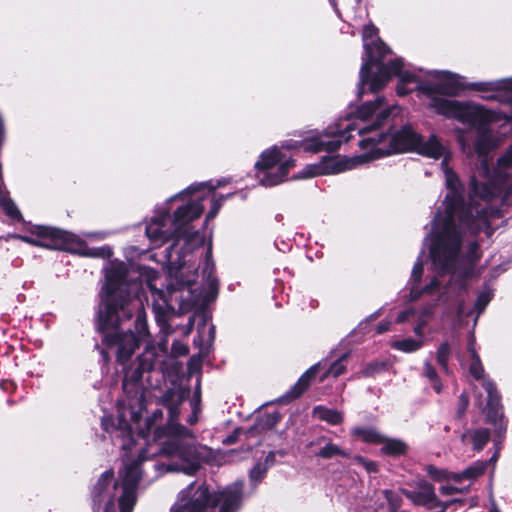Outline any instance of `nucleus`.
Segmentation results:
<instances>
[{
    "label": "nucleus",
    "mask_w": 512,
    "mask_h": 512,
    "mask_svg": "<svg viewBox=\"0 0 512 512\" xmlns=\"http://www.w3.org/2000/svg\"><path fill=\"white\" fill-rule=\"evenodd\" d=\"M268 471V465L262 462H257L249 472V479L253 485V489H256L257 485L264 479Z\"/></svg>",
    "instance_id": "21"
},
{
    "label": "nucleus",
    "mask_w": 512,
    "mask_h": 512,
    "mask_svg": "<svg viewBox=\"0 0 512 512\" xmlns=\"http://www.w3.org/2000/svg\"><path fill=\"white\" fill-rule=\"evenodd\" d=\"M276 454H277V452H274V451L269 452L267 454L265 460L262 462L263 464L268 465V469L274 465Z\"/></svg>",
    "instance_id": "33"
},
{
    "label": "nucleus",
    "mask_w": 512,
    "mask_h": 512,
    "mask_svg": "<svg viewBox=\"0 0 512 512\" xmlns=\"http://www.w3.org/2000/svg\"><path fill=\"white\" fill-rule=\"evenodd\" d=\"M489 512H501L495 503L491 504Z\"/></svg>",
    "instance_id": "35"
},
{
    "label": "nucleus",
    "mask_w": 512,
    "mask_h": 512,
    "mask_svg": "<svg viewBox=\"0 0 512 512\" xmlns=\"http://www.w3.org/2000/svg\"><path fill=\"white\" fill-rule=\"evenodd\" d=\"M461 491H462L461 489H459L458 487H455L453 485H443L440 488V492L443 495H452V494H455V493H459Z\"/></svg>",
    "instance_id": "29"
},
{
    "label": "nucleus",
    "mask_w": 512,
    "mask_h": 512,
    "mask_svg": "<svg viewBox=\"0 0 512 512\" xmlns=\"http://www.w3.org/2000/svg\"><path fill=\"white\" fill-rule=\"evenodd\" d=\"M140 275L141 277H145L146 287L150 292L152 300V309L155 314V319L161 331L167 334L169 333L167 321V308L169 304L166 298V292L156 286L155 282L159 279V275L156 271L146 268H143V272H141Z\"/></svg>",
    "instance_id": "8"
},
{
    "label": "nucleus",
    "mask_w": 512,
    "mask_h": 512,
    "mask_svg": "<svg viewBox=\"0 0 512 512\" xmlns=\"http://www.w3.org/2000/svg\"><path fill=\"white\" fill-rule=\"evenodd\" d=\"M452 355V346L448 341L441 343L435 353L436 362L447 375L451 374L449 359Z\"/></svg>",
    "instance_id": "17"
},
{
    "label": "nucleus",
    "mask_w": 512,
    "mask_h": 512,
    "mask_svg": "<svg viewBox=\"0 0 512 512\" xmlns=\"http://www.w3.org/2000/svg\"><path fill=\"white\" fill-rule=\"evenodd\" d=\"M467 350L471 358L469 365L470 375L478 381L487 393L486 414L489 423L493 424L498 433L505 431L506 426L503 422V413L501 412V397L493 381L488 379L484 374V368L481 363L480 357L476 352L475 338L471 334L468 340Z\"/></svg>",
    "instance_id": "6"
},
{
    "label": "nucleus",
    "mask_w": 512,
    "mask_h": 512,
    "mask_svg": "<svg viewBox=\"0 0 512 512\" xmlns=\"http://www.w3.org/2000/svg\"><path fill=\"white\" fill-rule=\"evenodd\" d=\"M391 324H392V323H391V321H389V320H384V321H382L381 323H379V324L377 325L376 332H377L378 334H382V333H384V332H387L388 330H390Z\"/></svg>",
    "instance_id": "31"
},
{
    "label": "nucleus",
    "mask_w": 512,
    "mask_h": 512,
    "mask_svg": "<svg viewBox=\"0 0 512 512\" xmlns=\"http://www.w3.org/2000/svg\"><path fill=\"white\" fill-rule=\"evenodd\" d=\"M238 435H239V430L238 429L234 430V432L232 434H230L223 440V444L231 445V444L235 443L238 439Z\"/></svg>",
    "instance_id": "32"
},
{
    "label": "nucleus",
    "mask_w": 512,
    "mask_h": 512,
    "mask_svg": "<svg viewBox=\"0 0 512 512\" xmlns=\"http://www.w3.org/2000/svg\"><path fill=\"white\" fill-rule=\"evenodd\" d=\"M423 375L430 381L434 391L437 394H440L443 388L441 380L436 372V369L428 360L424 362Z\"/></svg>",
    "instance_id": "19"
},
{
    "label": "nucleus",
    "mask_w": 512,
    "mask_h": 512,
    "mask_svg": "<svg viewBox=\"0 0 512 512\" xmlns=\"http://www.w3.org/2000/svg\"><path fill=\"white\" fill-rule=\"evenodd\" d=\"M326 362H318L315 365L311 366L294 384V386L287 392L285 398L291 400L296 399L307 389L310 384V381L316 376V374L321 370L326 368Z\"/></svg>",
    "instance_id": "9"
},
{
    "label": "nucleus",
    "mask_w": 512,
    "mask_h": 512,
    "mask_svg": "<svg viewBox=\"0 0 512 512\" xmlns=\"http://www.w3.org/2000/svg\"><path fill=\"white\" fill-rule=\"evenodd\" d=\"M490 439V432L486 428H478L467 430L462 435L463 442H471L475 451H480L484 448Z\"/></svg>",
    "instance_id": "12"
},
{
    "label": "nucleus",
    "mask_w": 512,
    "mask_h": 512,
    "mask_svg": "<svg viewBox=\"0 0 512 512\" xmlns=\"http://www.w3.org/2000/svg\"><path fill=\"white\" fill-rule=\"evenodd\" d=\"M192 412L188 415L186 421L190 425H194L198 421V413L200 411L199 408V398L195 399L191 403Z\"/></svg>",
    "instance_id": "26"
},
{
    "label": "nucleus",
    "mask_w": 512,
    "mask_h": 512,
    "mask_svg": "<svg viewBox=\"0 0 512 512\" xmlns=\"http://www.w3.org/2000/svg\"><path fill=\"white\" fill-rule=\"evenodd\" d=\"M101 354L103 355V357H104V358H106V357H107V356H106V352H105V350H104V349H102V350H101Z\"/></svg>",
    "instance_id": "41"
},
{
    "label": "nucleus",
    "mask_w": 512,
    "mask_h": 512,
    "mask_svg": "<svg viewBox=\"0 0 512 512\" xmlns=\"http://www.w3.org/2000/svg\"><path fill=\"white\" fill-rule=\"evenodd\" d=\"M222 182L193 183L186 189L170 197L166 202L156 206L154 215L146 225V235L154 247L163 245L169 240L173 243L165 249V261L171 280L167 285V293L171 300L175 298L180 308L188 310L200 301V293L194 288L196 274L184 278L182 268L188 262V252L196 245L203 244V237L194 230L192 222L198 219L203 211V201L213 195L211 208L206 215L205 223L214 219L224 201L233 194L215 196L213 193Z\"/></svg>",
    "instance_id": "3"
},
{
    "label": "nucleus",
    "mask_w": 512,
    "mask_h": 512,
    "mask_svg": "<svg viewBox=\"0 0 512 512\" xmlns=\"http://www.w3.org/2000/svg\"><path fill=\"white\" fill-rule=\"evenodd\" d=\"M485 98H486V99H494V98H495V96H494V95H487V96H485Z\"/></svg>",
    "instance_id": "40"
},
{
    "label": "nucleus",
    "mask_w": 512,
    "mask_h": 512,
    "mask_svg": "<svg viewBox=\"0 0 512 512\" xmlns=\"http://www.w3.org/2000/svg\"><path fill=\"white\" fill-rule=\"evenodd\" d=\"M215 338V326L210 324L208 327V342L212 343Z\"/></svg>",
    "instance_id": "34"
},
{
    "label": "nucleus",
    "mask_w": 512,
    "mask_h": 512,
    "mask_svg": "<svg viewBox=\"0 0 512 512\" xmlns=\"http://www.w3.org/2000/svg\"><path fill=\"white\" fill-rule=\"evenodd\" d=\"M330 2H331V4L333 5V7H334V9H335L336 13L339 15L340 13H339V10L337 9V6H336V2H335V0H330Z\"/></svg>",
    "instance_id": "36"
},
{
    "label": "nucleus",
    "mask_w": 512,
    "mask_h": 512,
    "mask_svg": "<svg viewBox=\"0 0 512 512\" xmlns=\"http://www.w3.org/2000/svg\"><path fill=\"white\" fill-rule=\"evenodd\" d=\"M313 417L331 425H338L343 421V415L341 412L321 405L314 407Z\"/></svg>",
    "instance_id": "14"
},
{
    "label": "nucleus",
    "mask_w": 512,
    "mask_h": 512,
    "mask_svg": "<svg viewBox=\"0 0 512 512\" xmlns=\"http://www.w3.org/2000/svg\"><path fill=\"white\" fill-rule=\"evenodd\" d=\"M400 112L397 105L386 101H367L339 119L322 132L315 131L306 136L299 147L306 152L337 151L348 142L352 132L362 137L361 149L368 151L350 158L324 157L311 174H338L351 170L369 161L406 151L442 159L441 168L448 190L444 211L439 210L431 222V231L424 241L428 244L431 274L423 279L424 266L421 251L408 282L412 300H428L435 307L443 306L447 315L456 314L463 319L475 315L474 324L492 300L494 293L484 286L478 293L473 309L465 306V295L475 264L480 259L477 234L484 231L487 237L493 234L491 219L500 218L512 202V145L497 162L491 172L487 151L479 157V167L469 182L468 192L458 176L448 167L451 153L447 145L436 135L422 137L410 125L397 131L391 127L380 131L385 124Z\"/></svg>",
    "instance_id": "1"
},
{
    "label": "nucleus",
    "mask_w": 512,
    "mask_h": 512,
    "mask_svg": "<svg viewBox=\"0 0 512 512\" xmlns=\"http://www.w3.org/2000/svg\"><path fill=\"white\" fill-rule=\"evenodd\" d=\"M386 367L387 365L384 362H371L363 368L362 375L364 377H371L377 373L382 372L383 370L386 369Z\"/></svg>",
    "instance_id": "22"
},
{
    "label": "nucleus",
    "mask_w": 512,
    "mask_h": 512,
    "mask_svg": "<svg viewBox=\"0 0 512 512\" xmlns=\"http://www.w3.org/2000/svg\"><path fill=\"white\" fill-rule=\"evenodd\" d=\"M294 166V159L286 157L274 146L263 151L255 163L256 177L262 186L273 187L285 181Z\"/></svg>",
    "instance_id": "7"
},
{
    "label": "nucleus",
    "mask_w": 512,
    "mask_h": 512,
    "mask_svg": "<svg viewBox=\"0 0 512 512\" xmlns=\"http://www.w3.org/2000/svg\"><path fill=\"white\" fill-rule=\"evenodd\" d=\"M477 405H478V407H479L480 409H484V407H483V405H482V403H481V402H478V403H477Z\"/></svg>",
    "instance_id": "42"
},
{
    "label": "nucleus",
    "mask_w": 512,
    "mask_h": 512,
    "mask_svg": "<svg viewBox=\"0 0 512 512\" xmlns=\"http://www.w3.org/2000/svg\"><path fill=\"white\" fill-rule=\"evenodd\" d=\"M172 351L177 355H186L188 353V348L180 342H174L172 345Z\"/></svg>",
    "instance_id": "28"
},
{
    "label": "nucleus",
    "mask_w": 512,
    "mask_h": 512,
    "mask_svg": "<svg viewBox=\"0 0 512 512\" xmlns=\"http://www.w3.org/2000/svg\"><path fill=\"white\" fill-rule=\"evenodd\" d=\"M468 405H469V397L465 392H463L460 394L459 399H458L457 417L461 418L465 414V412L468 408Z\"/></svg>",
    "instance_id": "25"
},
{
    "label": "nucleus",
    "mask_w": 512,
    "mask_h": 512,
    "mask_svg": "<svg viewBox=\"0 0 512 512\" xmlns=\"http://www.w3.org/2000/svg\"><path fill=\"white\" fill-rule=\"evenodd\" d=\"M351 433L366 443L380 444L384 441V436L370 427H354Z\"/></svg>",
    "instance_id": "15"
},
{
    "label": "nucleus",
    "mask_w": 512,
    "mask_h": 512,
    "mask_svg": "<svg viewBox=\"0 0 512 512\" xmlns=\"http://www.w3.org/2000/svg\"><path fill=\"white\" fill-rule=\"evenodd\" d=\"M489 461H476L466 469H464L460 473H453L451 478L455 482H460L461 480H469L472 481L482 475L488 466Z\"/></svg>",
    "instance_id": "13"
},
{
    "label": "nucleus",
    "mask_w": 512,
    "mask_h": 512,
    "mask_svg": "<svg viewBox=\"0 0 512 512\" xmlns=\"http://www.w3.org/2000/svg\"><path fill=\"white\" fill-rule=\"evenodd\" d=\"M193 323H194V319H193V317H190L189 322H188V325H189L190 329L193 326Z\"/></svg>",
    "instance_id": "37"
},
{
    "label": "nucleus",
    "mask_w": 512,
    "mask_h": 512,
    "mask_svg": "<svg viewBox=\"0 0 512 512\" xmlns=\"http://www.w3.org/2000/svg\"><path fill=\"white\" fill-rule=\"evenodd\" d=\"M378 29L368 24L363 29L364 55L359 72L358 97H362L366 90L377 92L389 80L397 76L396 88L399 96H405L413 90L427 99V106L437 114L446 118L456 119L468 126L458 132V142L467 155H483L495 147L490 123L500 117L496 111L486 109L472 102H460L446 98L455 96L462 89L478 92L512 91V77L486 82L464 83L462 76L446 70H431L427 74L429 80L420 79L414 72L405 67L402 58L390 59L384 62L392 51L378 37Z\"/></svg>",
    "instance_id": "2"
},
{
    "label": "nucleus",
    "mask_w": 512,
    "mask_h": 512,
    "mask_svg": "<svg viewBox=\"0 0 512 512\" xmlns=\"http://www.w3.org/2000/svg\"><path fill=\"white\" fill-rule=\"evenodd\" d=\"M425 304L421 307H410L399 312L396 317L397 323H412L413 332L417 338H404L391 342V348L404 353H413L420 350L425 344V326L434 317V308L432 302L424 300Z\"/></svg>",
    "instance_id": "5"
},
{
    "label": "nucleus",
    "mask_w": 512,
    "mask_h": 512,
    "mask_svg": "<svg viewBox=\"0 0 512 512\" xmlns=\"http://www.w3.org/2000/svg\"><path fill=\"white\" fill-rule=\"evenodd\" d=\"M379 498H384L391 512H397L402 503V497L399 492L390 489L379 491Z\"/></svg>",
    "instance_id": "20"
},
{
    "label": "nucleus",
    "mask_w": 512,
    "mask_h": 512,
    "mask_svg": "<svg viewBox=\"0 0 512 512\" xmlns=\"http://www.w3.org/2000/svg\"><path fill=\"white\" fill-rule=\"evenodd\" d=\"M214 263L211 261V252L207 251L206 261L202 269L204 285L207 287V295L205 299H215L218 294V278L214 274Z\"/></svg>",
    "instance_id": "11"
},
{
    "label": "nucleus",
    "mask_w": 512,
    "mask_h": 512,
    "mask_svg": "<svg viewBox=\"0 0 512 512\" xmlns=\"http://www.w3.org/2000/svg\"><path fill=\"white\" fill-rule=\"evenodd\" d=\"M324 444L323 447L316 453V456L322 459H332L334 457L351 458L352 451L350 449L342 448L334 444L331 439L321 436L315 441L311 442L310 445Z\"/></svg>",
    "instance_id": "10"
},
{
    "label": "nucleus",
    "mask_w": 512,
    "mask_h": 512,
    "mask_svg": "<svg viewBox=\"0 0 512 512\" xmlns=\"http://www.w3.org/2000/svg\"><path fill=\"white\" fill-rule=\"evenodd\" d=\"M427 474L434 480H442L444 478H447V473L443 470L438 469L435 466H428L426 468Z\"/></svg>",
    "instance_id": "27"
},
{
    "label": "nucleus",
    "mask_w": 512,
    "mask_h": 512,
    "mask_svg": "<svg viewBox=\"0 0 512 512\" xmlns=\"http://www.w3.org/2000/svg\"><path fill=\"white\" fill-rule=\"evenodd\" d=\"M496 457H497V456H496V454H495V455H493V456L491 457L490 461L495 460V459H496Z\"/></svg>",
    "instance_id": "43"
},
{
    "label": "nucleus",
    "mask_w": 512,
    "mask_h": 512,
    "mask_svg": "<svg viewBox=\"0 0 512 512\" xmlns=\"http://www.w3.org/2000/svg\"><path fill=\"white\" fill-rule=\"evenodd\" d=\"M280 420V414L278 412H273L266 414L259 422V426L261 429H272L276 426V424Z\"/></svg>",
    "instance_id": "23"
},
{
    "label": "nucleus",
    "mask_w": 512,
    "mask_h": 512,
    "mask_svg": "<svg viewBox=\"0 0 512 512\" xmlns=\"http://www.w3.org/2000/svg\"><path fill=\"white\" fill-rule=\"evenodd\" d=\"M164 380V376H147L146 382L149 387H157Z\"/></svg>",
    "instance_id": "30"
},
{
    "label": "nucleus",
    "mask_w": 512,
    "mask_h": 512,
    "mask_svg": "<svg viewBox=\"0 0 512 512\" xmlns=\"http://www.w3.org/2000/svg\"><path fill=\"white\" fill-rule=\"evenodd\" d=\"M456 357H457L458 361L460 362V364L463 365L461 355L459 353H456Z\"/></svg>",
    "instance_id": "39"
},
{
    "label": "nucleus",
    "mask_w": 512,
    "mask_h": 512,
    "mask_svg": "<svg viewBox=\"0 0 512 512\" xmlns=\"http://www.w3.org/2000/svg\"><path fill=\"white\" fill-rule=\"evenodd\" d=\"M205 322H206V320H205V318H204V319H203V327L198 329V333H199V334H201V333H202V329H204V328H205V325H206V323H205Z\"/></svg>",
    "instance_id": "38"
},
{
    "label": "nucleus",
    "mask_w": 512,
    "mask_h": 512,
    "mask_svg": "<svg viewBox=\"0 0 512 512\" xmlns=\"http://www.w3.org/2000/svg\"><path fill=\"white\" fill-rule=\"evenodd\" d=\"M350 356L349 352L343 353L336 360H334L327 370L321 375L320 381L323 382L328 377L337 378L342 375L346 370V362Z\"/></svg>",
    "instance_id": "16"
},
{
    "label": "nucleus",
    "mask_w": 512,
    "mask_h": 512,
    "mask_svg": "<svg viewBox=\"0 0 512 512\" xmlns=\"http://www.w3.org/2000/svg\"><path fill=\"white\" fill-rule=\"evenodd\" d=\"M351 458L353 459V461L355 463H357V464L361 465L362 467H364L365 470L368 473H376V472H378V465H377L376 462L367 460V459H365L364 457H362L360 455H356V456H353Z\"/></svg>",
    "instance_id": "24"
},
{
    "label": "nucleus",
    "mask_w": 512,
    "mask_h": 512,
    "mask_svg": "<svg viewBox=\"0 0 512 512\" xmlns=\"http://www.w3.org/2000/svg\"><path fill=\"white\" fill-rule=\"evenodd\" d=\"M29 232L35 237L14 233L7 235L5 239H19L32 246L64 250L91 258L107 259L112 256L109 246L89 247L79 236L56 227L32 225Z\"/></svg>",
    "instance_id": "4"
},
{
    "label": "nucleus",
    "mask_w": 512,
    "mask_h": 512,
    "mask_svg": "<svg viewBox=\"0 0 512 512\" xmlns=\"http://www.w3.org/2000/svg\"><path fill=\"white\" fill-rule=\"evenodd\" d=\"M381 444H383L382 452L387 455L398 456L404 454L407 450V445L398 439H386L384 437Z\"/></svg>",
    "instance_id": "18"
}]
</instances>
